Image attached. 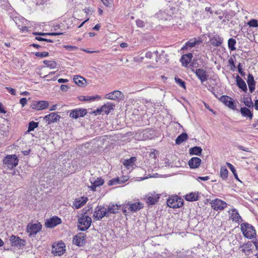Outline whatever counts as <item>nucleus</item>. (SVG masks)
Here are the masks:
<instances>
[{
	"mask_svg": "<svg viewBox=\"0 0 258 258\" xmlns=\"http://www.w3.org/2000/svg\"><path fill=\"white\" fill-rule=\"evenodd\" d=\"M42 229V225L40 223H29L27 227V232L29 236L35 235Z\"/></svg>",
	"mask_w": 258,
	"mask_h": 258,
	"instance_id": "nucleus-5",
	"label": "nucleus"
},
{
	"mask_svg": "<svg viewBox=\"0 0 258 258\" xmlns=\"http://www.w3.org/2000/svg\"><path fill=\"white\" fill-rule=\"evenodd\" d=\"M160 198V196L155 193H150L145 196V199L148 205H153L155 204Z\"/></svg>",
	"mask_w": 258,
	"mask_h": 258,
	"instance_id": "nucleus-16",
	"label": "nucleus"
},
{
	"mask_svg": "<svg viewBox=\"0 0 258 258\" xmlns=\"http://www.w3.org/2000/svg\"><path fill=\"white\" fill-rule=\"evenodd\" d=\"M236 43V41L235 39H234L233 38H231L228 40V46L229 49L231 51H233L236 49V48L235 47V45Z\"/></svg>",
	"mask_w": 258,
	"mask_h": 258,
	"instance_id": "nucleus-41",
	"label": "nucleus"
},
{
	"mask_svg": "<svg viewBox=\"0 0 258 258\" xmlns=\"http://www.w3.org/2000/svg\"><path fill=\"white\" fill-rule=\"evenodd\" d=\"M226 164L228 166V167H229V168L230 169V170L232 171V172L233 173L235 178L239 180L238 178L237 174L236 173V169H235L234 166L232 165L231 163H228V162H227Z\"/></svg>",
	"mask_w": 258,
	"mask_h": 258,
	"instance_id": "nucleus-45",
	"label": "nucleus"
},
{
	"mask_svg": "<svg viewBox=\"0 0 258 258\" xmlns=\"http://www.w3.org/2000/svg\"><path fill=\"white\" fill-rule=\"evenodd\" d=\"M228 63L230 66V69L231 71H234L235 70L236 67L234 64L233 59L231 57L228 60Z\"/></svg>",
	"mask_w": 258,
	"mask_h": 258,
	"instance_id": "nucleus-49",
	"label": "nucleus"
},
{
	"mask_svg": "<svg viewBox=\"0 0 258 258\" xmlns=\"http://www.w3.org/2000/svg\"><path fill=\"white\" fill-rule=\"evenodd\" d=\"M102 2L106 6H109L110 4V0H101Z\"/></svg>",
	"mask_w": 258,
	"mask_h": 258,
	"instance_id": "nucleus-61",
	"label": "nucleus"
},
{
	"mask_svg": "<svg viewBox=\"0 0 258 258\" xmlns=\"http://www.w3.org/2000/svg\"><path fill=\"white\" fill-rule=\"evenodd\" d=\"M27 102V100L26 98H22L20 100V103L22 105V107H24Z\"/></svg>",
	"mask_w": 258,
	"mask_h": 258,
	"instance_id": "nucleus-55",
	"label": "nucleus"
},
{
	"mask_svg": "<svg viewBox=\"0 0 258 258\" xmlns=\"http://www.w3.org/2000/svg\"><path fill=\"white\" fill-rule=\"evenodd\" d=\"M198 195L195 192H191L185 196V199L187 201H196L198 200Z\"/></svg>",
	"mask_w": 258,
	"mask_h": 258,
	"instance_id": "nucleus-34",
	"label": "nucleus"
},
{
	"mask_svg": "<svg viewBox=\"0 0 258 258\" xmlns=\"http://www.w3.org/2000/svg\"><path fill=\"white\" fill-rule=\"evenodd\" d=\"M101 112H103L102 110H101V107L98 108L93 111V113L95 115L100 114Z\"/></svg>",
	"mask_w": 258,
	"mask_h": 258,
	"instance_id": "nucleus-59",
	"label": "nucleus"
},
{
	"mask_svg": "<svg viewBox=\"0 0 258 258\" xmlns=\"http://www.w3.org/2000/svg\"><path fill=\"white\" fill-rule=\"evenodd\" d=\"M192 57L191 53L183 55L180 60L182 65L186 66L190 62Z\"/></svg>",
	"mask_w": 258,
	"mask_h": 258,
	"instance_id": "nucleus-30",
	"label": "nucleus"
},
{
	"mask_svg": "<svg viewBox=\"0 0 258 258\" xmlns=\"http://www.w3.org/2000/svg\"><path fill=\"white\" fill-rule=\"evenodd\" d=\"M136 24L138 27L143 28L145 26V22L141 20H137Z\"/></svg>",
	"mask_w": 258,
	"mask_h": 258,
	"instance_id": "nucleus-51",
	"label": "nucleus"
},
{
	"mask_svg": "<svg viewBox=\"0 0 258 258\" xmlns=\"http://www.w3.org/2000/svg\"><path fill=\"white\" fill-rule=\"evenodd\" d=\"M254 106L255 109L258 111V100H256L254 102Z\"/></svg>",
	"mask_w": 258,
	"mask_h": 258,
	"instance_id": "nucleus-64",
	"label": "nucleus"
},
{
	"mask_svg": "<svg viewBox=\"0 0 258 258\" xmlns=\"http://www.w3.org/2000/svg\"><path fill=\"white\" fill-rule=\"evenodd\" d=\"M191 71L195 73L196 76L201 81L202 83L206 81L208 78V74L207 72L204 69H198L195 70L191 69Z\"/></svg>",
	"mask_w": 258,
	"mask_h": 258,
	"instance_id": "nucleus-8",
	"label": "nucleus"
},
{
	"mask_svg": "<svg viewBox=\"0 0 258 258\" xmlns=\"http://www.w3.org/2000/svg\"><path fill=\"white\" fill-rule=\"evenodd\" d=\"M34 35L39 36H45L48 35V33H43V32H34L33 33Z\"/></svg>",
	"mask_w": 258,
	"mask_h": 258,
	"instance_id": "nucleus-58",
	"label": "nucleus"
},
{
	"mask_svg": "<svg viewBox=\"0 0 258 258\" xmlns=\"http://www.w3.org/2000/svg\"><path fill=\"white\" fill-rule=\"evenodd\" d=\"M86 113L87 111L85 109H75L70 112V116L73 118L77 119L79 117L84 116Z\"/></svg>",
	"mask_w": 258,
	"mask_h": 258,
	"instance_id": "nucleus-15",
	"label": "nucleus"
},
{
	"mask_svg": "<svg viewBox=\"0 0 258 258\" xmlns=\"http://www.w3.org/2000/svg\"><path fill=\"white\" fill-rule=\"evenodd\" d=\"M201 42V41L200 40H198L196 38L190 39L185 43V45L182 47L181 49L183 50L187 49L188 47L192 48L196 45L200 44Z\"/></svg>",
	"mask_w": 258,
	"mask_h": 258,
	"instance_id": "nucleus-23",
	"label": "nucleus"
},
{
	"mask_svg": "<svg viewBox=\"0 0 258 258\" xmlns=\"http://www.w3.org/2000/svg\"><path fill=\"white\" fill-rule=\"evenodd\" d=\"M201 164V159L199 157H192L188 162V165L191 169H196Z\"/></svg>",
	"mask_w": 258,
	"mask_h": 258,
	"instance_id": "nucleus-20",
	"label": "nucleus"
},
{
	"mask_svg": "<svg viewBox=\"0 0 258 258\" xmlns=\"http://www.w3.org/2000/svg\"><path fill=\"white\" fill-rule=\"evenodd\" d=\"M174 79L177 84H178L179 86L185 89V83L184 81L177 77H175Z\"/></svg>",
	"mask_w": 258,
	"mask_h": 258,
	"instance_id": "nucleus-46",
	"label": "nucleus"
},
{
	"mask_svg": "<svg viewBox=\"0 0 258 258\" xmlns=\"http://www.w3.org/2000/svg\"><path fill=\"white\" fill-rule=\"evenodd\" d=\"M64 47L68 50L73 51L76 50L77 47L74 46L72 45H65Z\"/></svg>",
	"mask_w": 258,
	"mask_h": 258,
	"instance_id": "nucleus-52",
	"label": "nucleus"
},
{
	"mask_svg": "<svg viewBox=\"0 0 258 258\" xmlns=\"http://www.w3.org/2000/svg\"><path fill=\"white\" fill-rule=\"evenodd\" d=\"M61 222V219L57 217H53L46 221L45 225L47 228H53Z\"/></svg>",
	"mask_w": 258,
	"mask_h": 258,
	"instance_id": "nucleus-17",
	"label": "nucleus"
},
{
	"mask_svg": "<svg viewBox=\"0 0 258 258\" xmlns=\"http://www.w3.org/2000/svg\"><path fill=\"white\" fill-rule=\"evenodd\" d=\"M100 96L96 95L95 96H81L79 99L81 101H94L96 99H100Z\"/></svg>",
	"mask_w": 258,
	"mask_h": 258,
	"instance_id": "nucleus-38",
	"label": "nucleus"
},
{
	"mask_svg": "<svg viewBox=\"0 0 258 258\" xmlns=\"http://www.w3.org/2000/svg\"><path fill=\"white\" fill-rule=\"evenodd\" d=\"M247 83L250 93H252L255 89V82L252 74H249L247 76Z\"/></svg>",
	"mask_w": 258,
	"mask_h": 258,
	"instance_id": "nucleus-25",
	"label": "nucleus"
},
{
	"mask_svg": "<svg viewBox=\"0 0 258 258\" xmlns=\"http://www.w3.org/2000/svg\"><path fill=\"white\" fill-rule=\"evenodd\" d=\"M43 63L46 66L50 69H53L56 68L57 63L54 60H45L43 61Z\"/></svg>",
	"mask_w": 258,
	"mask_h": 258,
	"instance_id": "nucleus-39",
	"label": "nucleus"
},
{
	"mask_svg": "<svg viewBox=\"0 0 258 258\" xmlns=\"http://www.w3.org/2000/svg\"><path fill=\"white\" fill-rule=\"evenodd\" d=\"M236 82L237 86L243 92H246L247 90L246 84L239 75L236 76Z\"/></svg>",
	"mask_w": 258,
	"mask_h": 258,
	"instance_id": "nucleus-26",
	"label": "nucleus"
},
{
	"mask_svg": "<svg viewBox=\"0 0 258 258\" xmlns=\"http://www.w3.org/2000/svg\"><path fill=\"white\" fill-rule=\"evenodd\" d=\"M14 21L21 31L23 32L28 31V27L25 24L27 23V21L25 19L20 17H15Z\"/></svg>",
	"mask_w": 258,
	"mask_h": 258,
	"instance_id": "nucleus-12",
	"label": "nucleus"
},
{
	"mask_svg": "<svg viewBox=\"0 0 258 258\" xmlns=\"http://www.w3.org/2000/svg\"><path fill=\"white\" fill-rule=\"evenodd\" d=\"M38 126V122H35L34 121H32L29 122V126H28V129L27 132H30L31 131H34V130Z\"/></svg>",
	"mask_w": 258,
	"mask_h": 258,
	"instance_id": "nucleus-43",
	"label": "nucleus"
},
{
	"mask_svg": "<svg viewBox=\"0 0 258 258\" xmlns=\"http://www.w3.org/2000/svg\"><path fill=\"white\" fill-rule=\"evenodd\" d=\"M247 25L250 27H258V23L257 20L255 19H252L250 21H249L247 23Z\"/></svg>",
	"mask_w": 258,
	"mask_h": 258,
	"instance_id": "nucleus-48",
	"label": "nucleus"
},
{
	"mask_svg": "<svg viewBox=\"0 0 258 258\" xmlns=\"http://www.w3.org/2000/svg\"><path fill=\"white\" fill-rule=\"evenodd\" d=\"M85 242V235L84 233H79L73 238V243L78 246H82Z\"/></svg>",
	"mask_w": 258,
	"mask_h": 258,
	"instance_id": "nucleus-19",
	"label": "nucleus"
},
{
	"mask_svg": "<svg viewBox=\"0 0 258 258\" xmlns=\"http://www.w3.org/2000/svg\"><path fill=\"white\" fill-rule=\"evenodd\" d=\"M60 90L62 91H63V92H66L67 91V90H68V89L69 88V87L67 86V85H61L60 87Z\"/></svg>",
	"mask_w": 258,
	"mask_h": 258,
	"instance_id": "nucleus-56",
	"label": "nucleus"
},
{
	"mask_svg": "<svg viewBox=\"0 0 258 258\" xmlns=\"http://www.w3.org/2000/svg\"><path fill=\"white\" fill-rule=\"evenodd\" d=\"M237 69L239 73L242 76H244L245 75V73L243 71L242 69L241 68V63H239L237 66Z\"/></svg>",
	"mask_w": 258,
	"mask_h": 258,
	"instance_id": "nucleus-53",
	"label": "nucleus"
},
{
	"mask_svg": "<svg viewBox=\"0 0 258 258\" xmlns=\"http://www.w3.org/2000/svg\"><path fill=\"white\" fill-rule=\"evenodd\" d=\"M75 83L79 86L82 87L84 84L85 79L80 76H75L73 78Z\"/></svg>",
	"mask_w": 258,
	"mask_h": 258,
	"instance_id": "nucleus-33",
	"label": "nucleus"
},
{
	"mask_svg": "<svg viewBox=\"0 0 258 258\" xmlns=\"http://www.w3.org/2000/svg\"><path fill=\"white\" fill-rule=\"evenodd\" d=\"M118 206L117 205H109L107 207V214H115L118 212Z\"/></svg>",
	"mask_w": 258,
	"mask_h": 258,
	"instance_id": "nucleus-35",
	"label": "nucleus"
},
{
	"mask_svg": "<svg viewBox=\"0 0 258 258\" xmlns=\"http://www.w3.org/2000/svg\"><path fill=\"white\" fill-rule=\"evenodd\" d=\"M10 240L12 246H17L19 248H21L25 244V241L24 240L14 235L10 236Z\"/></svg>",
	"mask_w": 258,
	"mask_h": 258,
	"instance_id": "nucleus-11",
	"label": "nucleus"
},
{
	"mask_svg": "<svg viewBox=\"0 0 258 258\" xmlns=\"http://www.w3.org/2000/svg\"><path fill=\"white\" fill-rule=\"evenodd\" d=\"M0 113H6V111L4 108V106L2 103H0Z\"/></svg>",
	"mask_w": 258,
	"mask_h": 258,
	"instance_id": "nucleus-62",
	"label": "nucleus"
},
{
	"mask_svg": "<svg viewBox=\"0 0 258 258\" xmlns=\"http://www.w3.org/2000/svg\"><path fill=\"white\" fill-rule=\"evenodd\" d=\"M91 223V217L84 214L78 220V228L80 230L85 231L90 227Z\"/></svg>",
	"mask_w": 258,
	"mask_h": 258,
	"instance_id": "nucleus-3",
	"label": "nucleus"
},
{
	"mask_svg": "<svg viewBox=\"0 0 258 258\" xmlns=\"http://www.w3.org/2000/svg\"><path fill=\"white\" fill-rule=\"evenodd\" d=\"M122 96V93L119 91H114L111 93L106 94L105 95V98L107 99L110 100H116L120 98Z\"/></svg>",
	"mask_w": 258,
	"mask_h": 258,
	"instance_id": "nucleus-21",
	"label": "nucleus"
},
{
	"mask_svg": "<svg viewBox=\"0 0 258 258\" xmlns=\"http://www.w3.org/2000/svg\"><path fill=\"white\" fill-rule=\"evenodd\" d=\"M243 99V103L246 107L249 108H253L254 105L251 98H244Z\"/></svg>",
	"mask_w": 258,
	"mask_h": 258,
	"instance_id": "nucleus-42",
	"label": "nucleus"
},
{
	"mask_svg": "<svg viewBox=\"0 0 258 258\" xmlns=\"http://www.w3.org/2000/svg\"><path fill=\"white\" fill-rule=\"evenodd\" d=\"M6 89L12 95H16V90L14 89H13L11 87H6Z\"/></svg>",
	"mask_w": 258,
	"mask_h": 258,
	"instance_id": "nucleus-54",
	"label": "nucleus"
},
{
	"mask_svg": "<svg viewBox=\"0 0 258 258\" xmlns=\"http://www.w3.org/2000/svg\"><path fill=\"white\" fill-rule=\"evenodd\" d=\"M210 179L209 176H199L198 177L197 180L199 181L200 180H203V181H207Z\"/></svg>",
	"mask_w": 258,
	"mask_h": 258,
	"instance_id": "nucleus-57",
	"label": "nucleus"
},
{
	"mask_svg": "<svg viewBox=\"0 0 258 258\" xmlns=\"http://www.w3.org/2000/svg\"><path fill=\"white\" fill-rule=\"evenodd\" d=\"M187 135L186 133H182L176 138L175 140L176 144L178 145L180 144L187 139Z\"/></svg>",
	"mask_w": 258,
	"mask_h": 258,
	"instance_id": "nucleus-37",
	"label": "nucleus"
},
{
	"mask_svg": "<svg viewBox=\"0 0 258 258\" xmlns=\"http://www.w3.org/2000/svg\"><path fill=\"white\" fill-rule=\"evenodd\" d=\"M220 100L226 106L232 110H236V104L232 98L226 95H223L221 96Z\"/></svg>",
	"mask_w": 258,
	"mask_h": 258,
	"instance_id": "nucleus-9",
	"label": "nucleus"
},
{
	"mask_svg": "<svg viewBox=\"0 0 258 258\" xmlns=\"http://www.w3.org/2000/svg\"><path fill=\"white\" fill-rule=\"evenodd\" d=\"M35 56L38 57L43 58L48 56L49 53L48 52H37L35 53Z\"/></svg>",
	"mask_w": 258,
	"mask_h": 258,
	"instance_id": "nucleus-47",
	"label": "nucleus"
},
{
	"mask_svg": "<svg viewBox=\"0 0 258 258\" xmlns=\"http://www.w3.org/2000/svg\"><path fill=\"white\" fill-rule=\"evenodd\" d=\"M3 163L9 169H12L17 166L19 159L15 155H9L3 159Z\"/></svg>",
	"mask_w": 258,
	"mask_h": 258,
	"instance_id": "nucleus-4",
	"label": "nucleus"
},
{
	"mask_svg": "<svg viewBox=\"0 0 258 258\" xmlns=\"http://www.w3.org/2000/svg\"><path fill=\"white\" fill-rule=\"evenodd\" d=\"M65 251V245L63 242H59L52 246V252L55 255L60 256Z\"/></svg>",
	"mask_w": 258,
	"mask_h": 258,
	"instance_id": "nucleus-10",
	"label": "nucleus"
},
{
	"mask_svg": "<svg viewBox=\"0 0 258 258\" xmlns=\"http://www.w3.org/2000/svg\"><path fill=\"white\" fill-rule=\"evenodd\" d=\"M125 208L131 212H136L143 208V204L140 202H128L125 205Z\"/></svg>",
	"mask_w": 258,
	"mask_h": 258,
	"instance_id": "nucleus-14",
	"label": "nucleus"
},
{
	"mask_svg": "<svg viewBox=\"0 0 258 258\" xmlns=\"http://www.w3.org/2000/svg\"><path fill=\"white\" fill-rule=\"evenodd\" d=\"M58 82L59 83H67L69 82V80L66 79H59L57 80Z\"/></svg>",
	"mask_w": 258,
	"mask_h": 258,
	"instance_id": "nucleus-60",
	"label": "nucleus"
},
{
	"mask_svg": "<svg viewBox=\"0 0 258 258\" xmlns=\"http://www.w3.org/2000/svg\"><path fill=\"white\" fill-rule=\"evenodd\" d=\"M240 112L243 117H245L251 120L253 117V113L248 108L242 107L240 108Z\"/></svg>",
	"mask_w": 258,
	"mask_h": 258,
	"instance_id": "nucleus-27",
	"label": "nucleus"
},
{
	"mask_svg": "<svg viewBox=\"0 0 258 258\" xmlns=\"http://www.w3.org/2000/svg\"><path fill=\"white\" fill-rule=\"evenodd\" d=\"M241 231L243 235L248 239H251L256 235L253 226L247 223H242L240 225Z\"/></svg>",
	"mask_w": 258,
	"mask_h": 258,
	"instance_id": "nucleus-1",
	"label": "nucleus"
},
{
	"mask_svg": "<svg viewBox=\"0 0 258 258\" xmlns=\"http://www.w3.org/2000/svg\"><path fill=\"white\" fill-rule=\"evenodd\" d=\"M210 205L214 210L222 211L226 207L227 204L221 199H215L211 202Z\"/></svg>",
	"mask_w": 258,
	"mask_h": 258,
	"instance_id": "nucleus-7",
	"label": "nucleus"
},
{
	"mask_svg": "<svg viewBox=\"0 0 258 258\" xmlns=\"http://www.w3.org/2000/svg\"><path fill=\"white\" fill-rule=\"evenodd\" d=\"M158 51H156L154 52V53L151 52V51H148L145 53V57L147 58H152L153 55H155L156 56L157 55Z\"/></svg>",
	"mask_w": 258,
	"mask_h": 258,
	"instance_id": "nucleus-50",
	"label": "nucleus"
},
{
	"mask_svg": "<svg viewBox=\"0 0 258 258\" xmlns=\"http://www.w3.org/2000/svg\"><path fill=\"white\" fill-rule=\"evenodd\" d=\"M202 152V148L197 146L191 148L189 150V153L190 155H196L198 156H201Z\"/></svg>",
	"mask_w": 258,
	"mask_h": 258,
	"instance_id": "nucleus-32",
	"label": "nucleus"
},
{
	"mask_svg": "<svg viewBox=\"0 0 258 258\" xmlns=\"http://www.w3.org/2000/svg\"><path fill=\"white\" fill-rule=\"evenodd\" d=\"M91 185L90 188L93 191L96 190L97 187L102 185L104 183V181L101 178H97L94 181H91Z\"/></svg>",
	"mask_w": 258,
	"mask_h": 258,
	"instance_id": "nucleus-31",
	"label": "nucleus"
},
{
	"mask_svg": "<svg viewBox=\"0 0 258 258\" xmlns=\"http://www.w3.org/2000/svg\"><path fill=\"white\" fill-rule=\"evenodd\" d=\"M229 215L231 219L233 221L239 223L242 220L241 216L239 215L238 212L236 209H233L231 210Z\"/></svg>",
	"mask_w": 258,
	"mask_h": 258,
	"instance_id": "nucleus-24",
	"label": "nucleus"
},
{
	"mask_svg": "<svg viewBox=\"0 0 258 258\" xmlns=\"http://www.w3.org/2000/svg\"><path fill=\"white\" fill-rule=\"evenodd\" d=\"M115 105L111 102H107L101 106L102 112L106 114H108L109 112L114 109Z\"/></svg>",
	"mask_w": 258,
	"mask_h": 258,
	"instance_id": "nucleus-28",
	"label": "nucleus"
},
{
	"mask_svg": "<svg viewBox=\"0 0 258 258\" xmlns=\"http://www.w3.org/2000/svg\"><path fill=\"white\" fill-rule=\"evenodd\" d=\"M220 177L223 180H226L228 178V171L224 166H222L220 168Z\"/></svg>",
	"mask_w": 258,
	"mask_h": 258,
	"instance_id": "nucleus-36",
	"label": "nucleus"
},
{
	"mask_svg": "<svg viewBox=\"0 0 258 258\" xmlns=\"http://www.w3.org/2000/svg\"><path fill=\"white\" fill-rule=\"evenodd\" d=\"M238 149L239 150H242V151H246V152H248L249 151L248 148H245L244 147L242 146H239L238 147Z\"/></svg>",
	"mask_w": 258,
	"mask_h": 258,
	"instance_id": "nucleus-63",
	"label": "nucleus"
},
{
	"mask_svg": "<svg viewBox=\"0 0 258 258\" xmlns=\"http://www.w3.org/2000/svg\"><path fill=\"white\" fill-rule=\"evenodd\" d=\"M49 103L46 101H34L32 104V108L37 110H43L48 107Z\"/></svg>",
	"mask_w": 258,
	"mask_h": 258,
	"instance_id": "nucleus-13",
	"label": "nucleus"
},
{
	"mask_svg": "<svg viewBox=\"0 0 258 258\" xmlns=\"http://www.w3.org/2000/svg\"><path fill=\"white\" fill-rule=\"evenodd\" d=\"M107 215V209L102 206H98L95 209L93 215L95 220H100Z\"/></svg>",
	"mask_w": 258,
	"mask_h": 258,
	"instance_id": "nucleus-6",
	"label": "nucleus"
},
{
	"mask_svg": "<svg viewBox=\"0 0 258 258\" xmlns=\"http://www.w3.org/2000/svg\"><path fill=\"white\" fill-rule=\"evenodd\" d=\"M136 157H131L130 159L128 160H125L123 162V165L125 166L127 168H129L130 167L132 166L133 165L134 163L136 161Z\"/></svg>",
	"mask_w": 258,
	"mask_h": 258,
	"instance_id": "nucleus-40",
	"label": "nucleus"
},
{
	"mask_svg": "<svg viewBox=\"0 0 258 258\" xmlns=\"http://www.w3.org/2000/svg\"><path fill=\"white\" fill-rule=\"evenodd\" d=\"M60 118V116L55 112L51 113L44 117V119L45 120L48 124L51 123L56 122Z\"/></svg>",
	"mask_w": 258,
	"mask_h": 258,
	"instance_id": "nucleus-18",
	"label": "nucleus"
},
{
	"mask_svg": "<svg viewBox=\"0 0 258 258\" xmlns=\"http://www.w3.org/2000/svg\"><path fill=\"white\" fill-rule=\"evenodd\" d=\"M223 41V39L219 35H215L211 39V44L214 46H220Z\"/></svg>",
	"mask_w": 258,
	"mask_h": 258,
	"instance_id": "nucleus-29",
	"label": "nucleus"
},
{
	"mask_svg": "<svg viewBox=\"0 0 258 258\" xmlns=\"http://www.w3.org/2000/svg\"><path fill=\"white\" fill-rule=\"evenodd\" d=\"M127 180V178H126L124 181L121 180V179L119 178H116L112 179L109 181V185H114L117 183H121L124 182V181H126Z\"/></svg>",
	"mask_w": 258,
	"mask_h": 258,
	"instance_id": "nucleus-44",
	"label": "nucleus"
},
{
	"mask_svg": "<svg viewBox=\"0 0 258 258\" xmlns=\"http://www.w3.org/2000/svg\"><path fill=\"white\" fill-rule=\"evenodd\" d=\"M88 198L87 197H82L75 200L74 202L73 206L75 209H79L84 206L87 202Z\"/></svg>",
	"mask_w": 258,
	"mask_h": 258,
	"instance_id": "nucleus-22",
	"label": "nucleus"
},
{
	"mask_svg": "<svg viewBox=\"0 0 258 258\" xmlns=\"http://www.w3.org/2000/svg\"><path fill=\"white\" fill-rule=\"evenodd\" d=\"M167 205L170 208L173 209L178 208L183 206V200L176 195L172 196L167 200Z\"/></svg>",
	"mask_w": 258,
	"mask_h": 258,
	"instance_id": "nucleus-2",
	"label": "nucleus"
}]
</instances>
